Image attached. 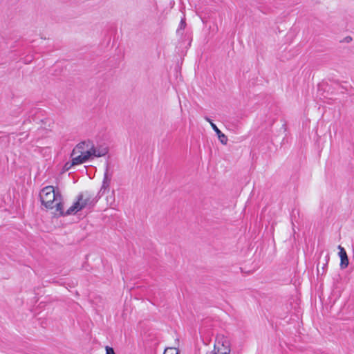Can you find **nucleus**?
Returning <instances> with one entry per match:
<instances>
[{"mask_svg": "<svg viewBox=\"0 0 354 354\" xmlns=\"http://www.w3.org/2000/svg\"><path fill=\"white\" fill-rule=\"evenodd\" d=\"M185 20L182 19L180 24V28H185Z\"/></svg>", "mask_w": 354, "mask_h": 354, "instance_id": "obj_12", "label": "nucleus"}, {"mask_svg": "<svg viewBox=\"0 0 354 354\" xmlns=\"http://www.w3.org/2000/svg\"><path fill=\"white\" fill-rule=\"evenodd\" d=\"M339 255L341 259L340 266L342 268H345L348 265V259L345 250L340 245H339Z\"/></svg>", "mask_w": 354, "mask_h": 354, "instance_id": "obj_8", "label": "nucleus"}, {"mask_svg": "<svg viewBox=\"0 0 354 354\" xmlns=\"http://www.w3.org/2000/svg\"><path fill=\"white\" fill-rule=\"evenodd\" d=\"M110 182H111V178L109 177L108 169H106L104 174V178H103L101 188L95 196H100V198L101 196L105 193V192L109 190V186H110Z\"/></svg>", "mask_w": 354, "mask_h": 354, "instance_id": "obj_6", "label": "nucleus"}, {"mask_svg": "<svg viewBox=\"0 0 354 354\" xmlns=\"http://www.w3.org/2000/svg\"><path fill=\"white\" fill-rule=\"evenodd\" d=\"M71 157L73 160V164L79 165L86 162L90 159V153L86 150V144L82 142L76 145L71 152Z\"/></svg>", "mask_w": 354, "mask_h": 354, "instance_id": "obj_3", "label": "nucleus"}, {"mask_svg": "<svg viewBox=\"0 0 354 354\" xmlns=\"http://www.w3.org/2000/svg\"><path fill=\"white\" fill-rule=\"evenodd\" d=\"M214 354H230L231 342L228 337L223 334H218L214 346Z\"/></svg>", "mask_w": 354, "mask_h": 354, "instance_id": "obj_4", "label": "nucleus"}, {"mask_svg": "<svg viewBox=\"0 0 354 354\" xmlns=\"http://www.w3.org/2000/svg\"><path fill=\"white\" fill-rule=\"evenodd\" d=\"M106 354H115L113 348L108 346H106Z\"/></svg>", "mask_w": 354, "mask_h": 354, "instance_id": "obj_11", "label": "nucleus"}, {"mask_svg": "<svg viewBox=\"0 0 354 354\" xmlns=\"http://www.w3.org/2000/svg\"><path fill=\"white\" fill-rule=\"evenodd\" d=\"M210 125L215 131V133H216L219 141L223 145H227L228 140L227 136L221 131V130L216 127V125L214 123L210 122Z\"/></svg>", "mask_w": 354, "mask_h": 354, "instance_id": "obj_7", "label": "nucleus"}, {"mask_svg": "<svg viewBox=\"0 0 354 354\" xmlns=\"http://www.w3.org/2000/svg\"><path fill=\"white\" fill-rule=\"evenodd\" d=\"M99 199L100 196H95L94 194L87 191L82 192L77 196V200L73 203V204L66 212H64V216L75 214L84 208L92 207Z\"/></svg>", "mask_w": 354, "mask_h": 354, "instance_id": "obj_2", "label": "nucleus"}, {"mask_svg": "<svg viewBox=\"0 0 354 354\" xmlns=\"http://www.w3.org/2000/svg\"><path fill=\"white\" fill-rule=\"evenodd\" d=\"M84 144H86V150L90 153V159L93 157H102L105 156L108 153V149L104 146L95 147L92 142L84 141Z\"/></svg>", "mask_w": 354, "mask_h": 354, "instance_id": "obj_5", "label": "nucleus"}, {"mask_svg": "<svg viewBox=\"0 0 354 354\" xmlns=\"http://www.w3.org/2000/svg\"><path fill=\"white\" fill-rule=\"evenodd\" d=\"M75 164H73V160L71 159V162H67L65 165H64V169L66 170H69L73 166H75Z\"/></svg>", "mask_w": 354, "mask_h": 354, "instance_id": "obj_10", "label": "nucleus"}, {"mask_svg": "<svg viewBox=\"0 0 354 354\" xmlns=\"http://www.w3.org/2000/svg\"><path fill=\"white\" fill-rule=\"evenodd\" d=\"M40 200L46 208L55 209L56 216H64L62 196L56 192L53 186L44 187L39 194Z\"/></svg>", "mask_w": 354, "mask_h": 354, "instance_id": "obj_1", "label": "nucleus"}, {"mask_svg": "<svg viewBox=\"0 0 354 354\" xmlns=\"http://www.w3.org/2000/svg\"><path fill=\"white\" fill-rule=\"evenodd\" d=\"M205 119L207 122H209V123H210V122H212V120H211L209 118H207V117H205Z\"/></svg>", "mask_w": 354, "mask_h": 354, "instance_id": "obj_13", "label": "nucleus"}, {"mask_svg": "<svg viewBox=\"0 0 354 354\" xmlns=\"http://www.w3.org/2000/svg\"><path fill=\"white\" fill-rule=\"evenodd\" d=\"M346 39H347V41H351V37H349V38H348V37H347V38H346Z\"/></svg>", "mask_w": 354, "mask_h": 354, "instance_id": "obj_14", "label": "nucleus"}, {"mask_svg": "<svg viewBox=\"0 0 354 354\" xmlns=\"http://www.w3.org/2000/svg\"><path fill=\"white\" fill-rule=\"evenodd\" d=\"M163 354H179V351L175 347H168L165 349Z\"/></svg>", "mask_w": 354, "mask_h": 354, "instance_id": "obj_9", "label": "nucleus"}]
</instances>
